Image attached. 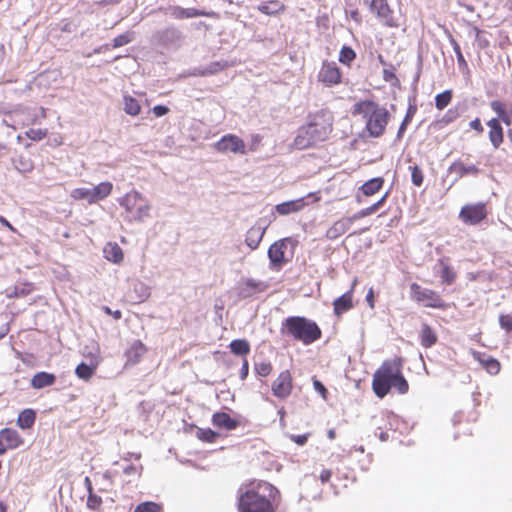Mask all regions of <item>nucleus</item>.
<instances>
[{
	"instance_id": "f257e3e1",
	"label": "nucleus",
	"mask_w": 512,
	"mask_h": 512,
	"mask_svg": "<svg viewBox=\"0 0 512 512\" xmlns=\"http://www.w3.org/2000/svg\"><path fill=\"white\" fill-rule=\"evenodd\" d=\"M280 498L279 490L268 482H261L257 488L251 487L245 491L239 489V512H275L274 503Z\"/></svg>"
},
{
	"instance_id": "f03ea898",
	"label": "nucleus",
	"mask_w": 512,
	"mask_h": 512,
	"mask_svg": "<svg viewBox=\"0 0 512 512\" xmlns=\"http://www.w3.org/2000/svg\"><path fill=\"white\" fill-rule=\"evenodd\" d=\"M332 131L331 118L326 114H316L311 117L310 121L298 129L294 139V146L303 150L323 142L327 139Z\"/></svg>"
},
{
	"instance_id": "7ed1b4c3",
	"label": "nucleus",
	"mask_w": 512,
	"mask_h": 512,
	"mask_svg": "<svg viewBox=\"0 0 512 512\" xmlns=\"http://www.w3.org/2000/svg\"><path fill=\"white\" fill-rule=\"evenodd\" d=\"M353 114L362 115L370 137H381L390 120V112L373 100H362L354 104Z\"/></svg>"
},
{
	"instance_id": "20e7f679",
	"label": "nucleus",
	"mask_w": 512,
	"mask_h": 512,
	"mask_svg": "<svg viewBox=\"0 0 512 512\" xmlns=\"http://www.w3.org/2000/svg\"><path fill=\"white\" fill-rule=\"evenodd\" d=\"M280 332L304 345H310L322 337L318 324L304 316H289L281 324Z\"/></svg>"
},
{
	"instance_id": "39448f33",
	"label": "nucleus",
	"mask_w": 512,
	"mask_h": 512,
	"mask_svg": "<svg viewBox=\"0 0 512 512\" xmlns=\"http://www.w3.org/2000/svg\"><path fill=\"white\" fill-rule=\"evenodd\" d=\"M112 184L110 182H101L93 187L76 188L71 191V197L75 200H81L88 204L97 203L111 194Z\"/></svg>"
},
{
	"instance_id": "423d86ee",
	"label": "nucleus",
	"mask_w": 512,
	"mask_h": 512,
	"mask_svg": "<svg viewBox=\"0 0 512 512\" xmlns=\"http://www.w3.org/2000/svg\"><path fill=\"white\" fill-rule=\"evenodd\" d=\"M393 362L385 361L374 373L372 388L375 395L384 398L392 388Z\"/></svg>"
},
{
	"instance_id": "0eeeda50",
	"label": "nucleus",
	"mask_w": 512,
	"mask_h": 512,
	"mask_svg": "<svg viewBox=\"0 0 512 512\" xmlns=\"http://www.w3.org/2000/svg\"><path fill=\"white\" fill-rule=\"evenodd\" d=\"M410 290L412 298L425 307L443 309L446 306L441 296L434 290L423 288L417 283H412Z\"/></svg>"
},
{
	"instance_id": "6e6552de",
	"label": "nucleus",
	"mask_w": 512,
	"mask_h": 512,
	"mask_svg": "<svg viewBox=\"0 0 512 512\" xmlns=\"http://www.w3.org/2000/svg\"><path fill=\"white\" fill-rule=\"evenodd\" d=\"M155 38L160 45L166 48L178 49L183 44L185 35L179 28L171 25L158 31Z\"/></svg>"
},
{
	"instance_id": "1a4fd4ad",
	"label": "nucleus",
	"mask_w": 512,
	"mask_h": 512,
	"mask_svg": "<svg viewBox=\"0 0 512 512\" xmlns=\"http://www.w3.org/2000/svg\"><path fill=\"white\" fill-rule=\"evenodd\" d=\"M487 216L486 206L482 202L467 204L459 213V218L468 225H477Z\"/></svg>"
},
{
	"instance_id": "9d476101",
	"label": "nucleus",
	"mask_w": 512,
	"mask_h": 512,
	"mask_svg": "<svg viewBox=\"0 0 512 512\" xmlns=\"http://www.w3.org/2000/svg\"><path fill=\"white\" fill-rule=\"evenodd\" d=\"M288 238L274 242L268 249L269 267L272 270H280L287 262L285 250L287 249Z\"/></svg>"
},
{
	"instance_id": "9b49d317",
	"label": "nucleus",
	"mask_w": 512,
	"mask_h": 512,
	"mask_svg": "<svg viewBox=\"0 0 512 512\" xmlns=\"http://www.w3.org/2000/svg\"><path fill=\"white\" fill-rule=\"evenodd\" d=\"M318 78L326 86L331 87L341 82L342 74L335 62L323 61Z\"/></svg>"
},
{
	"instance_id": "f8f14e48",
	"label": "nucleus",
	"mask_w": 512,
	"mask_h": 512,
	"mask_svg": "<svg viewBox=\"0 0 512 512\" xmlns=\"http://www.w3.org/2000/svg\"><path fill=\"white\" fill-rule=\"evenodd\" d=\"M216 149L219 152L227 153L232 152L235 154H244L245 153V143L244 141L236 135L228 134L223 136L215 145Z\"/></svg>"
},
{
	"instance_id": "ddd939ff",
	"label": "nucleus",
	"mask_w": 512,
	"mask_h": 512,
	"mask_svg": "<svg viewBox=\"0 0 512 512\" xmlns=\"http://www.w3.org/2000/svg\"><path fill=\"white\" fill-rule=\"evenodd\" d=\"M273 395L279 399L287 398L292 391V377L289 370L282 371L271 386Z\"/></svg>"
},
{
	"instance_id": "4468645a",
	"label": "nucleus",
	"mask_w": 512,
	"mask_h": 512,
	"mask_svg": "<svg viewBox=\"0 0 512 512\" xmlns=\"http://www.w3.org/2000/svg\"><path fill=\"white\" fill-rule=\"evenodd\" d=\"M267 227L268 223L263 219H259L256 224L247 231L245 243L250 249L255 250L258 248Z\"/></svg>"
},
{
	"instance_id": "2eb2a0df",
	"label": "nucleus",
	"mask_w": 512,
	"mask_h": 512,
	"mask_svg": "<svg viewBox=\"0 0 512 512\" xmlns=\"http://www.w3.org/2000/svg\"><path fill=\"white\" fill-rule=\"evenodd\" d=\"M371 12L375 13L377 18L386 26H394L393 11L390 9L386 0H372L370 4Z\"/></svg>"
},
{
	"instance_id": "dca6fc26",
	"label": "nucleus",
	"mask_w": 512,
	"mask_h": 512,
	"mask_svg": "<svg viewBox=\"0 0 512 512\" xmlns=\"http://www.w3.org/2000/svg\"><path fill=\"white\" fill-rule=\"evenodd\" d=\"M167 14L176 20L190 19L200 16H210V13L206 12L205 10L196 8H183L177 5L169 6L167 9Z\"/></svg>"
},
{
	"instance_id": "f3484780",
	"label": "nucleus",
	"mask_w": 512,
	"mask_h": 512,
	"mask_svg": "<svg viewBox=\"0 0 512 512\" xmlns=\"http://www.w3.org/2000/svg\"><path fill=\"white\" fill-rule=\"evenodd\" d=\"M24 112L21 107H16L9 112H5V118L2 120L1 125L11 127L13 130L18 129L20 126L28 125L33 120L31 117H18Z\"/></svg>"
},
{
	"instance_id": "a211bd4d",
	"label": "nucleus",
	"mask_w": 512,
	"mask_h": 512,
	"mask_svg": "<svg viewBox=\"0 0 512 512\" xmlns=\"http://www.w3.org/2000/svg\"><path fill=\"white\" fill-rule=\"evenodd\" d=\"M212 424L218 429H224L227 431H231L236 429L239 426V421L232 418L228 413L226 412H215L212 415Z\"/></svg>"
},
{
	"instance_id": "6ab92c4d",
	"label": "nucleus",
	"mask_w": 512,
	"mask_h": 512,
	"mask_svg": "<svg viewBox=\"0 0 512 512\" xmlns=\"http://www.w3.org/2000/svg\"><path fill=\"white\" fill-rule=\"evenodd\" d=\"M401 362V359L393 361L392 387H394L399 394H406L409 390V385L401 372Z\"/></svg>"
},
{
	"instance_id": "aec40b11",
	"label": "nucleus",
	"mask_w": 512,
	"mask_h": 512,
	"mask_svg": "<svg viewBox=\"0 0 512 512\" xmlns=\"http://www.w3.org/2000/svg\"><path fill=\"white\" fill-rule=\"evenodd\" d=\"M489 130V140L495 149H498L504 139V131L501 126L500 120L492 118L487 122Z\"/></svg>"
},
{
	"instance_id": "412c9836",
	"label": "nucleus",
	"mask_w": 512,
	"mask_h": 512,
	"mask_svg": "<svg viewBox=\"0 0 512 512\" xmlns=\"http://www.w3.org/2000/svg\"><path fill=\"white\" fill-rule=\"evenodd\" d=\"M355 284L356 280L353 282L352 288L349 291L334 300L333 309L335 315L340 316L353 307L352 293Z\"/></svg>"
},
{
	"instance_id": "4be33fe9",
	"label": "nucleus",
	"mask_w": 512,
	"mask_h": 512,
	"mask_svg": "<svg viewBox=\"0 0 512 512\" xmlns=\"http://www.w3.org/2000/svg\"><path fill=\"white\" fill-rule=\"evenodd\" d=\"M145 345L140 340H135L130 347L126 350V364L127 365H135L137 364L142 356L146 352Z\"/></svg>"
},
{
	"instance_id": "5701e85b",
	"label": "nucleus",
	"mask_w": 512,
	"mask_h": 512,
	"mask_svg": "<svg viewBox=\"0 0 512 512\" xmlns=\"http://www.w3.org/2000/svg\"><path fill=\"white\" fill-rule=\"evenodd\" d=\"M268 288V284L263 281H258L252 278H248L245 281V287L241 288L239 295L242 298L251 297L255 293H260Z\"/></svg>"
},
{
	"instance_id": "b1692460",
	"label": "nucleus",
	"mask_w": 512,
	"mask_h": 512,
	"mask_svg": "<svg viewBox=\"0 0 512 512\" xmlns=\"http://www.w3.org/2000/svg\"><path fill=\"white\" fill-rule=\"evenodd\" d=\"M255 8L264 15L276 16L285 10V5L279 0H268L261 2Z\"/></svg>"
},
{
	"instance_id": "393cba45",
	"label": "nucleus",
	"mask_w": 512,
	"mask_h": 512,
	"mask_svg": "<svg viewBox=\"0 0 512 512\" xmlns=\"http://www.w3.org/2000/svg\"><path fill=\"white\" fill-rule=\"evenodd\" d=\"M417 112V104H416V99L415 97L413 98H409V103H408V108H407V111H406V114L404 116V119L402 120L399 128H398V131H397V135H396V139L397 140H400L402 139L408 125L410 124V122L412 121L414 115L416 114Z\"/></svg>"
},
{
	"instance_id": "a878e982",
	"label": "nucleus",
	"mask_w": 512,
	"mask_h": 512,
	"mask_svg": "<svg viewBox=\"0 0 512 512\" xmlns=\"http://www.w3.org/2000/svg\"><path fill=\"white\" fill-rule=\"evenodd\" d=\"M387 196H388V192H386L377 202H375L371 206L361 209L360 211L356 212L353 216L348 217L346 219L350 220V225H352V223L355 220H358L360 218H364V217H367L369 215L376 213L380 209V207L383 205V203L385 202Z\"/></svg>"
},
{
	"instance_id": "bb28decb",
	"label": "nucleus",
	"mask_w": 512,
	"mask_h": 512,
	"mask_svg": "<svg viewBox=\"0 0 512 512\" xmlns=\"http://www.w3.org/2000/svg\"><path fill=\"white\" fill-rule=\"evenodd\" d=\"M304 206V202L302 199L290 200L280 204H277L274 207V210L280 215H289L291 213L298 212Z\"/></svg>"
},
{
	"instance_id": "cd10ccee",
	"label": "nucleus",
	"mask_w": 512,
	"mask_h": 512,
	"mask_svg": "<svg viewBox=\"0 0 512 512\" xmlns=\"http://www.w3.org/2000/svg\"><path fill=\"white\" fill-rule=\"evenodd\" d=\"M350 227V220L346 218L338 220L327 230L326 237L330 240H335L346 233Z\"/></svg>"
},
{
	"instance_id": "c85d7f7f",
	"label": "nucleus",
	"mask_w": 512,
	"mask_h": 512,
	"mask_svg": "<svg viewBox=\"0 0 512 512\" xmlns=\"http://www.w3.org/2000/svg\"><path fill=\"white\" fill-rule=\"evenodd\" d=\"M0 437L7 450L17 448L22 443V439L19 434L12 429H3L0 432Z\"/></svg>"
},
{
	"instance_id": "c756f323",
	"label": "nucleus",
	"mask_w": 512,
	"mask_h": 512,
	"mask_svg": "<svg viewBox=\"0 0 512 512\" xmlns=\"http://www.w3.org/2000/svg\"><path fill=\"white\" fill-rule=\"evenodd\" d=\"M56 377L47 372H38L31 379V386L35 389H42L54 384Z\"/></svg>"
},
{
	"instance_id": "7c9ffc66",
	"label": "nucleus",
	"mask_w": 512,
	"mask_h": 512,
	"mask_svg": "<svg viewBox=\"0 0 512 512\" xmlns=\"http://www.w3.org/2000/svg\"><path fill=\"white\" fill-rule=\"evenodd\" d=\"M449 172L456 173L458 177H463L468 174L476 176L480 172V169L474 164L465 165L461 161H455L449 167Z\"/></svg>"
},
{
	"instance_id": "2f4dec72",
	"label": "nucleus",
	"mask_w": 512,
	"mask_h": 512,
	"mask_svg": "<svg viewBox=\"0 0 512 512\" xmlns=\"http://www.w3.org/2000/svg\"><path fill=\"white\" fill-rule=\"evenodd\" d=\"M105 258L113 263H120L123 260V250L117 243L109 242L104 250Z\"/></svg>"
},
{
	"instance_id": "473e14b6",
	"label": "nucleus",
	"mask_w": 512,
	"mask_h": 512,
	"mask_svg": "<svg viewBox=\"0 0 512 512\" xmlns=\"http://www.w3.org/2000/svg\"><path fill=\"white\" fill-rule=\"evenodd\" d=\"M420 342L421 345L425 348H430L437 342V335L428 324L422 325L420 332Z\"/></svg>"
},
{
	"instance_id": "72a5a7b5",
	"label": "nucleus",
	"mask_w": 512,
	"mask_h": 512,
	"mask_svg": "<svg viewBox=\"0 0 512 512\" xmlns=\"http://www.w3.org/2000/svg\"><path fill=\"white\" fill-rule=\"evenodd\" d=\"M229 349L234 355L245 357L250 353L251 347L246 339H235L230 342Z\"/></svg>"
},
{
	"instance_id": "f704fd0d",
	"label": "nucleus",
	"mask_w": 512,
	"mask_h": 512,
	"mask_svg": "<svg viewBox=\"0 0 512 512\" xmlns=\"http://www.w3.org/2000/svg\"><path fill=\"white\" fill-rule=\"evenodd\" d=\"M477 359L489 374L496 375L499 373L500 363L496 358L478 353Z\"/></svg>"
},
{
	"instance_id": "c9c22d12",
	"label": "nucleus",
	"mask_w": 512,
	"mask_h": 512,
	"mask_svg": "<svg viewBox=\"0 0 512 512\" xmlns=\"http://www.w3.org/2000/svg\"><path fill=\"white\" fill-rule=\"evenodd\" d=\"M490 107L498 115L497 119L500 120V123L503 122L507 126H510L512 124V121L509 119L506 104L502 103L499 100H493L490 102Z\"/></svg>"
},
{
	"instance_id": "e433bc0d",
	"label": "nucleus",
	"mask_w": 512,
	"mask_h": 512,
	"mask_svg": "<svg viewBox=\"0 0 512 512\" xmlns=\"http://www.w3.org/2000/svg\"><path fill=\"white\" fill-rule=\"evenodd\" d=\"M384 179L382 177H375L366 181L361 187L363 195L371 196L377 193L383 186Z\"/></svg>"
},
{
	"instance_id": "4c0bfd02",
	"label": "nucleus",
	"mask_w": 512,
	"mask_h": 512,
	"mask_svg": "<svg viewBox=\"0 0 512 512\" xmlns=\"http://www.w3.org/2000/svg\"><path fill=\"white\" fill-rule=\"evenodd\" d=\"M225 68V64L216 61L207 65L205 68H195L191 75L193 76H208L216 74Z\"/></svg>"
},
{
	"instance_id": "58836bf2",
	"label": "nucleus",
	"mask_w": 512,
	"mask_h": 512,
	"mask_svg": "<svg viewBox=\"0 0 512 512\" xmlns=\"http://www.w3.org/2000/svg\"><path fill=\"white\" fill-rule=\"evenodd\" d=\"M139 200H142V196L139 192L133 191L126 194L121 200L120 205L126 209L127 212L133 213V209L136 208Z\"/></svg>"
},
{
	"instance_id": "ea45409f",
	"label": "nucleus",
	"mask_w": 512,
	"mask_h": 512,
	"mask_svg": "<svg viewBox=\"0 0 512 512\" xmlns=\"http://www.w3.org/2000/svg\"><path fill=\"white\" fill-rule=\"evenodd\" d=\"M96 367H97V362L96 363H91V364H87L85 362H81L75 368V374L80 379L88 380L95 373Z\"/></svg>"
},
{
	"instance_id": "a19ab883",
	"label": "nucleus",
	"mask_w": 512,
	"mask_h": 512,
	"mask_svg": "<svg viewBox=\"0 0 512 512\" xmlns=\"http://www.w3.org/2000/svg\"><path fill=\"white\" fill-rule=\"evenodd\" d=\"M124 111L130 116H136L140 113L141 106L137 99L130 95H124L123 97Z\"/></svg>"
},
{
	"instance_id": "79ce46f5",
	"label": "nucleus",
	"mask_w": 512,
	"mask_h": 512,
	"mask_svg": "<svg viewBox=\"0 0 512 512\" xmlns=\"http://www.w3.org/2000/svg\"><path fill=\"white\" fill-rule=\"evenodd\" d=\"M439 266L441 268L440 269V277H441L442 281L447 285H451L456 279L455 271L443 259H441L439 261Z\"/></svg>"
},
{
	"instance_id": "37998d69",
	"label": "nucleus",
	"mask_w": 512,
	"mask_h": 512,
	"mask_svg": "<svg viewBox=\"0 0 512 512\" xmlns=\"http://www.w3.org/2000/svg\"><path fill=\"white\" fill-rule=\"evenodd\" d=\"M36 414L32 409L23 410L18 417V424L23 429L32 427L35 422Z\"/></svg>"
},
{
	"instance_id": "c03bdc74",
	"label": "nucleus",
	"mask_w": 512,
	"mask_h": 512,
	"mask_svg": "<svg viewBox=\"0 0 512 512\" xmlns=\"http://www.w3.org/2000/svg\"><path fill=\"white\" fill-rule=\"evenodd\" d=\"M452 98H453V92L450 89L445 90L441 93H438L435 96V107L438 110L445 109L452 101Z\"/></svg>"
},
{
	"instance_id": "a18cd8bd",
	"label": "nucleus",
	"mask_w": 512,
	"mask_h": 512,
	"mask_svg": "<svg viewBox=\"0 0 512 512\" xmlns=\"http://www.w3.org/2000/svg\"><path fill=\"white\" fill-rule=\"evenodd\" d=\"M196 436L203 442L213 443L220 435L210 428H197Z\"/></svg>"
},
{
	"instance_id": "49530a36",
	"label": "nucleus",
	"mask_w": 512,
	"mask_h": 512,
	"mask_svg": "<svg viewBox=\"0 0 512 512\" xmlns=\"http://www.w3.org/2000/svg\"><path fill=\"white\" fill-rule=\"evenodd\" d=\"M355 58V51L350 46L343 45L339 53V62L344 65L350 66L351 63L355 60Z\"/></svg>"
},
{
	"instance_id": "de8ad7c7",
	"label": "nucleus",
	"mask_w": 512,
	"mask_h": 512,
	"mask_svg": "<svg viewBox=\"0 0 512 512\" xmlns=\"http://www.w3.org/2000/svg\"><path fill=\"white\" fill-rule=\"evenodd\" d=\"M134 34L135 33L133 31H127L123 34L118 35L112 40V43L110 44L111 47L119 48L131 43L134 40Z\"/></svg>"
},
{
	"instance_id": "09e8293b",
	"label": "nucleus",
	"mask_w": 512,
	"mask_h": 512,
	"mask_svg": "<svg viewBox=\"0 0 512 512\" xmlns=\"http://www.w3.org/2000/svg\"><path fill=\"white\" fill-rule=\"evenodd\" d=\"M459 116L458 109L457 108H451L449 109L441 119L436 121V124L439 128H443L447 126L448 124L455 121Z\"/></svg>"
},
{
	"instance_id": "8fccbe9b",
	"label": "nucleus",
	"mask_w": 512,
	"mask_h": 512,
	"mask_svg": "<svg viewBox=\"0 0 512 512\" xmlns=\"http://www.w3.org/2000/svg\"><path fill=\"white\" fill-rule=\"evenodd\" d=\"M134 512H162V509L159 504L147 501L137 505Z\"/></svg>"
},
{
	"instance_id": "3c124183",
	"label": "nucleus",
	"mask_w": 512,
	"mask_h": 512,
	"mask_svg": "<svg viewBox=\"0 0 512 512\" xmlns=\"http://www.w3.org/2000/svg\"><path fill=\"white\" fill-rule=\"evenodd\" d=\"M411 170V181L413 185L420 187L424 181V175L422 169L418 165L410 166Z\"/></svg>"
},
{
	"instance_id": "603ef678",
	"label": "nucleus",
	"mask_w": 512,
	"mask_h": 512,
	"mask_svg": "<svg viewBox=\"0 0 512 512\" xmlns=\"http://www.w3.org/2000/svg\"><path fill=\"white\" fill-rule=\"evenodd\" d=\"M254 371L260 377L268 376L272 371L270 362H257L254 364Z\"/></svg>"
},
{
	"instance_id": "864d4df0",
	"label": "nucleus",
	"mask_w": 512,
	"mask_h": 512,
	"mask_svg": "<svg viewBox=\"0 0 512 512\" xmlns=\"http://www.w3.org/2000/svg\"><path fill=\"white\" fill-rule=\"evenodd\" d=\"M450 44L452 45L453 47V50L456 54V57H457V62L459 64V66H467V62L462 54V51H461V48H460V45L458 44V42L452 37L450 36Z\"/></svg>"
},
{
	"instance_id": "5fc2aeb1",
	"label": "nucleus",
	"mask_w": 512,
	"mask_h": 512,
	"mask_svg": "<svg viewBox=\"0 0 512 512\" xmlns=\"http://www.w3.org/2000/svg\"><path fill=\"white\" fill-rule=\"evenodd\" d=\"M150 206L148 204H141L136 207V211L132 213V218L137 221H142L149 215Z\"/></svg>"
},
{
	"instance_id": "6e6d98bb",
	"label": "nucleus",
	"mask_w": 512,
	"mask_h": 512,
	"mask_svg": "<svg viewBox=\"0 0 512 512\" xmlns=\"http://www.w3.org/2000/svg\"><path fill=\"white\" fill-rule=\"evenodd\" d=\"M134 291L138 294V301L139 302L144 301L150 295L149 288L145 284H143L141 282H139V283L134 285Z\"/></svg>"
},
{
	"instance_id": "4d7b16f0",
	"label": "nucleus",
	"mask_w": 512,
	"mask_h": 512,
	"mask_svg": "<svg viewBox=\"0 0 512 512\" xmlns=\"http://www.w3.org/2000/svg\"><path fill=\"white\" fill-rule=\"evenodd\" d=\"M499 325L508 334L512 335V316L509 314H501L499 316Z\"/></svg>"
},
{
	"instance_id": "13d9d810",
	"label": "nucleus",
	"mask_w": 512,
	"mask_h": 512,
	"mask_svg": "<svg viewBox=\"0 0 512 512\" xmlns=\"http://www.w3.org/2000/svg\"><path fill=\"white\" fill-rule=\"evenodd\" d=\"M88 489H89V496H88V499H87V506L90 509L96 510L100 506V504L102 503V499H101L100 496H97V495L92 493L91 486H89Z\"/></svg>"
},
{
	"instance_id": "bf43d9fd",
	"label": "nucleus",
	"mask_w": 512,
	"mask_h": 512,
	"mask_svg": "<svg viewBox=\"0 0 512 512\" xmlns=\"http://www.w3.org/2000/svg\"><path fill=\"white\" fill-rule=\"evenodd\" d=\"M394 70H395V68L392 65H390V69L385 68L383 70V79L386 82H390L392 84H393V81L398 82V79L395 75Z\"/></svg>"
},
{
	"instance_id": "052dcab7",
	"label": "nucleus",
	"mask_w": 512,
	"mask_h": 512,
	"mask_svg": "<svg viewBox=\"0 0 512 512\" xmlns=\"http://www.w3.org/2000/svg\"><path fill=\"white\" fill-rule=\"evenodd\" d=\"M26 135L33 140H41L46 133L41 129H30L26 132Z\"/></svg>"
},
{
	"instance_id": "680f3d73",
	"label": "nucleus",
	"mask_w": 512,
	"mask_h": 512,
	"mask_svg": "<svg viewBox=\"0 0 512 512\" xmlns=\"http://www.w3.org/2000/svg\"><path fill=\"white\" fill-rule=\"evenodd\" d=\"M152 112L156 117H162L168 114L169 108L165 105H156L152 108Z\"/></svg>"
},
{
	"instance_id": "e2e57ef3",
	"label": "nucleus",
	"mask_w": 512,
	"mask_h": 512,
	"mask_svg": "<svg viewBox=\"0 0 512 512\" xmlns=\"http://www.w3.org/2000/svg\"><path fill=\"white\" fill-rule=\"evenodd\" d=\"M308 436H309V434L291 435L290 438L297 445L303 446L306 444V442L308 440Z\"/></svg>"
},
{
	"instance_id": "0e129e2a",
	"label": "nucleus",
	"mask_w": 512,
	"mask_h": 512,
	"mask_svg": "<svg viewBox=\"0 0 512 512\" xmlns=\"http://www.w3.org/2000/svg\"><path fill=\"white\" fill-rule=\"evenodd\" d=\"M313 387H314L315 391L319 392L322 396L325 397V394L327 393V389L320 380L313 379Z\"/></svg>"
},
{
	"instance_id": "69168bd1",
	"label": "nucleus",
	"mask_w": 512,
	"mask_h": 512,
	"mask_svg": "<svg viewBox=\"0 0 512 512\" xmlns=\"http://www.w3.org/2000/svg\"><path fill=\"white\" fill-rule=\"evenodd\" d=\"M469 126L471 129L477 131L478 133H482L484 131V128L479 118H475L474 120L470 121Z\"/></svg>"
},
{
	"instance_id": "338daca9",
	"label": "nucleus",
	"mask_w": 512,
	"mask_h": 512,
	"mask_svg": "<svg viewBox=\"0 0 512 512\" xmlns=\"http://www.w3.org/2000/svg\"><path fill=\"white\" fill-rule=\"evenodd\" d=\"M16 169L22 172L30 171L32 169V165L29 161L19 160L18 164L15 165Z\"/></svg>"
},
{
	"instance_id": "774afa93",
	"label": "nucleus",
	"mask_w": 512,
	"mask_h": 512,
	"mask_svg": "<svg viewBox=\"0 0 512 512\" xmlns=\"http://www.w3.org/2000/svg\"><path fill=\"white\" fill-rule=\"evenodd\" d=\"M30 290H31V288L29 285L23 286V287H15L14 288V296L15 297L25 296L30 292Z\"/></svg>"
}]
</instances>
